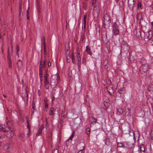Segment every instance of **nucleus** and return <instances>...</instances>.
<instances>
[{
  "label": "nucleus",
  "mask_w": 153,
  "mask_h": 153,
  "mask_svg": "<svg viewBox=\"0 0 153 153\" xmlns=\"http://www.w3.org/2000/svg\"><path fill=\"white\" fill-rule=\"evenodd\" d=\"M136 18L137 20V22L140 24V23L141 20H143L142 14L140 13H138Z\"/></svg>",
  "instance_id": "nucleus-12"
},
{
  "label": "nucleus",
  "mask_w": 153,
  "mask_h": 153,
  "mask_svg": "<svg viewBox=\"0 0 153 153\" xmlns=\"http://www.w3.org/2000/svg\"><path fill=\"white\" fill-rule=\"evenodd\" d=\"M6 128L4 127L1 125L0 124V131L5 132Z\"/></svg>",
  "instance_id": "nucleus-25"
},
{
  "label": "nucleus",
  "mask_w": 153,
  "mask_h": 153,
  "mask_svg": "<svg viewBox=\"0 0 153 153\" xmlns=\"http://www.w3.org/2000/svg\"><path fill=\"white\" fill-rule=\"evenodd\" d=\"M17 65L18 68L19 69L21 68L22 66V62L20 60H19L17 61Z\"/></svg>",
  "instance_id": "nucleus-23"
},
{
  "label": "nucleus",
  "mask_w": 153,
  "mask_h": 153,
  "mask_svg": "<svg viewBox=\"0 0 153 153\" xmlns=\"http://www.w3.org/2000/svg\"><path fill=\"white\" fill-rule=\"evenodd\" d=\"M112 31L113 33L115 35H117L119 33V30L118 26L116 22H115L112 26Z\"/></svg>",
  "instance_id": "nucleus-3"
},
{
  "label": "nucleus",
  "mask_w": 153,
  "mask_h": 153,
  "mask_svg": "<svg viewBox=\"0 0 153 153\" xmlns=\"http://www.w3.org/2000/svg\"><path fill=\"white\" fill-rule=\"evenodd\" d=\"M149 68V66L148 64H143L140 68V73L142 74H144Z\"/></svg>",
  "instance_id": "nucleus-1"
},
{
  "label": "nucleus",
  "mask_w": 153,
  "mask_h": 153,
  "mask_svg": "<svg viewBox=\"0 0 153 153\" xmlns=\"http://www.w3.org/2000/svg\"><path fill=\"white\" fill-rule=\"evenodd\" d=\"M44 54L45 55V56H44V57L45 58L46 55H47V52H46V50L44 51Z\"/></svg>",
  "instance_id": "nucleus-52"
},
{
  "label": "nucleus",
  "mask_w": 153,
  "mask_h": 153,
  "mask_svg": "<svg viewBox=\"0 0 153 153\" xmlns=\"http://www.w3.org/2000/svg\"><path fill=\"white\" fill-rule=\"evenodd\" d=\"M7 129H6L5 132H4L6 133V136L9 138H11L13 137L14 135L13 132H12L10 129L7 128Z\"/></svg>",
  "instance_id": "nucleus-6"
},
{
  "label": "nucleus",
  "mask_w": 153,
  "mask_h": 153,
  "mask_svg": "<svg viewBox=\"0 0 153 153\" xmlns=\"http://www.w3.org/2000/svg\"><path fill=\"white\" fill-rule=\"evenodd\" d=\"M66 57L67 62H70L71 58V55L70 54V51L69 50H68L66 51Z\"/></svg>",
  "instance_id": "nucleus-10"
},
{
  "label": "nucleus",
  "mask_w": 153,
  "mask_h": 153,
  "mask_svg": "<svg viewBox=\"0 0 153 153\" xmlns=\"http://www.w3.org/2000/svg\"><path fill=\"white\" fill-rule=\"evenodd\" d=\"M35 106V103L34 102H33L32 106V108L33 109V110H35V108H34Z\"/></svg>",
  "instance_id": "nucleus-45"
},
{
  "label": "nucleus",
  "mask_w": 153,
  "mask_h": 153,
  "mask_svg": "<svg viewBox=\"0 0 153 153\" xmlns=\"http://www.w3.org/2000/svg\"><path fill=\"white\" fill-rule=\"evenodd\" d=\"M50 85V84L48 80L45 79V80L44 82V86L45 88L46 89H48Z\"/></svg>",
  "instance_id": "nucleus-13"
},
{
  "label": "nucleus",
  "mask_w": 153,
  "mask_h": 153,
  "mask_svg": "<svg viewBox=\"0 0 153 153\" xmlns=\"http://www.w3.org/2000/svg\"><path fill=\"white\" fill-rule=\"evenodd\" d=\"M123 112L126 116H128L130 112L129 109L126 107H125L123 108Z\"/></svg>",
  "instance_id": "nucleus-15"
},
{
  "label": "nucleus",
  "mask_w": 153,
  "mask_h": 153,
  "mask_svg": "<svg viewBox=\"0 0 153 153\" xmlns=\"http://www.w3.org/2000/svg\"><path fill=\"white\" fill-rule=\"evenodd\" d=\"M121 47L125 52L128 51L129 49V47L127 43L124 41L122 42Z\"/></svg>",
  "instance_id": "nucleus-5"
},
{
  "label": "nucleus",
  "mask_w": 153,
  "mask_h": 153,
  "mask_svg": "<svg viewBox=\"0 0 153 153\" xmlns=\"http://www.w3.org/2000/svg\"><path fill=\"white\" fill-rule=\"evenodd\" d=\"M117 114L118 115H121L123 112V110L122 108L119 106H117L116 107Z\"/></svg>",
  "instance_id": "nucleus-11"
},
{
  "label": "nucleus",
  "mask_w": 153,
  "mask_h": 153,
  "mask_svg": "<svg viewBox=\"0 0 153 153\" xmlns=\"http://www.w3.org/2000/svg\"><path fill=\"white\" fill-rule=\"evenodd\" d=\"M8 65V67L9 68H12V62L11 61H7Z\"/></svg>",
  "instance_id": "nucleus-37"
},
{
  "label": "nucleus",
  "mask_w": 153,
  "mask_h": 153,
  "mask_svg": "<svg viewBox=\"0 0 153 153\" xmlns=\"http://www.w3.org/2000/svg\"><path fill=\"white\" fill-rule=\"evenodd\" d=\"M151 25H152V28L153 29V22H151Z\"/></svg>",
  "instance_id": "nucleus-61"
},
{
  "label": "nucleus",
  "mask_w": 153,
  "mask_h": 153,
  "mask_svg": "<svg viewBox=\"0 0 153 153\" xmlns=\"http://www.w3.org/2000/svg\"><path fill=\"white\" fill-rule=\"evenodd\" d=\"M45 67L43 65V62L41 61L40 62V66H39V68H44Z\"/></svg>",
  "instance_id": "nucleus-40"
},
{
  "label": "nucleus",
  "mask_w": 153,
  "mask_h": 153,
  "mask_svg": "<svg viewBox=\"0 0 153 153\" xmlns=\"http://www.w3.org/2000/svg\"><path fill=\"white\" fill-rule=\"evenodd\" d=\"M75 133V131L74 130L72 131V134L71 136H70V137L68 139V140H69V139H72L73 137L74 134Z\"/></svg>",
  "instance_id": "nucleus-34"
},
{
  "label": "nucleus",
  "mask_w": 153,
  "mask_h": 153,
  "mask_svg": "<svg viewBox=\"0 0 153 153\" xmlns=\"http://www.w3.org/2000/svg\"><path fill=\"white\" fill-rule=\"evenodd\" d=\"M152 76V75L151 74H149L148 76V78H149V79H151L152 78H151V76Z\"/></svg>",
  "instance_id": "nucleus-53"
},
{
  "label": "nucleus",
  "mask_w": 153,
  "mask_h": 153,
  "mask_svg": "<svg viewBox=\"0 0 153 153\" xmlns=\"http://www.w3.org/2000/svg\"><path fill=\"white\" fill-rule=\"evenodd\" d=\"M78 48L77 49V53L76 54V57L77 58L78 64H80L81 62V58L79 54V51L78 50Z\"/></svg>",
  "instance_id": "nucleus-14"
},
{
  "label": "nucleus",
  "mask_w": 153,
  "mask_h": 153,
  "mask_svg": "<svg viewBox=\"0 0 153 153\" xmlns=\"http://www.w3.org/2000/svg\"><path fill=\"white\" fill-rule=\"evenodd\" d=\"M140 63L142 65L143 64H147L146 63V61L144 58H141L140 60Z\"/></svg>",
  "instance_id": "nucleus-24"
},
{
  "label": "nucleus",
  "mask_w": 153,
  "mask_h": 153,
  "mask_svg": "<svg viewBox=\"0 0 153 153\" xmlns=\"http://www.w3.org/2000/svg\"><path fill=\"white\" fill-rule=\"evenodd\" d=\"M47 61V60L46 59H45L43 61V64L44 66L45 67L46 66V62Z\"/></svg>",
  "instance_id": "nucleus-41"
},
{
  "label": "nucleus",
  "mask_w": 153,
  "mask_h": 153,
  "mask_svg": "<svg viewBox=\"0 0 153 153\" xmlns=\"http://www.w3.org/2000/svg\"><path fill=\"white\" fill-rule=\"evenodd\" d=\"M27 19H29V17H28V10H27Z\"/></svg>",
  "instance_id": "nucleus-55"
},
{
  "label": "nucleus",
  "mask_w": 153,
  "mask_h": 153,
  "mask_svg": "<svg viewBox=\"0 0 153 153\" xmlns=\"http://www.w3.org/2000/svg\"><path fill=\"white\" fill-rule=\"evenodd\" d=\"M90 129L88 128H87L86 129V133L88 135L90 133Z\"/></svg>",
  "instance_id": "nucleus-31"
},
{
  "label": "nucleus",
  "mask_w": 153,
  "mask_h": 153,
  "mask_svg": "<svg viewBox=\"0 0 153 153\" xmlns=\"http://www.w3.org/2000/svg\"><path fill=\"white\" fill-rule=\"evenodd\" d=\"M108 92L111 95H112L114 94V93L113 92H111L110 91H108Z\"/></svg>",
  "instance_id": "nucleus-51"
},
{
  "label": "nucleus",
  "mask_w": 153,
  "mask_h": 153,
  "mask_svg": "<svg viewBox=\"0 0 153 153\" xmlns=\"http://www.w3.org/2000/svg\"><path fill=\"white\" fill-rule=\"evenodd\" d=\"M39 76L40 78H42V73H39Z\"/></svg>",
  "instance_id": "nucleus-49"
},
{
  "label": "nucleus",
  "mask_w": 153,
  "mask_h": 153,
  "mask_svg": "<svg viewBox=\"0 0 153 153\" xmlns=\"http://www.w3.org/2000/svg\"><path fill=\"white\" fill-rule=\"evenodd\" d=\"M148 89L150 92H153V84H151L149 85L148 87Z\"/></svg>",
  "instance_id": "nucleus-22"
},
{
  "label": "nucleus",
  "mask_w": 153,
  "mask_h": 153,
  "mask_svg": "<svg viewBox=\"0 0 153 153\" xmlns=\"http://www.w3.org/2000/svg\"><path fill=\"white\" fill-rule=\"evenodd\" d=\"M141 4L140 3H139L137 5V8L138 9H141Z\"/></svg>",
  "instance_id": "nucleus-46"
},
{
  "label": "nucleus",
  "mask_w": 153,
  "mask_h": 153,
  "mask_svg": "<svg viewBox=\"0 0 153 153\" xmlns=\"http://www.w3.org/2000/svg\"><path fill=\"white\" fill-rule=\"evenodd\" d=\"M43 128V125L39 127V128L36 133V135L40 136L42 134V131Z\"/></svg>",
  "instance_id": "nucleus-16"
},
{
  "label": "nucleus",
  "mask_w": 153,
  "mask_h": 153,
  "mask_svg": "<svg viewBox=\"0 0 153 153\" xmlns=\"http://www.w3.org/2000/svg\"><path fill=\"white\" fill-rule=\"evenodd\" d=\"M126 143H119L118 142L117 143V147H122L123 148H127V147H126L125 146V144Z\"/></svg>",
  "instance_id": "nucleus-17"
},
{
  "label": "nucleus",
  "mask_w": 153,
  "mask_h": 153,
  "mask_svg": "<svg viewBox=\"0 0 153 153\" xmlns=\"http://www.w3.org/2000/svg\"><path fill=\"white\" fill-rule=\"evenodd\" d=\"M123 88H121L120 89V91H123Z\"/></svg>",
  "instance_id": "nucleus-62"
},
{
  "label": "nucleus",
  "mask_w": 153,
  "mask_h": 153,
  "mask_svg": "<svg viewBox=\"0 0 153 153\" xmlns=\"http://www.w3.org/2000/svg\"><path fill=\"white\" fill-rule=\"evenodd\" d=\"M85 147H83V149H81L80 150H79V151L77 152V153H84V150H85Z\"/></svg>",
  "instance_id": "nucleus-32"
},
{
  "label": "nucleus",
  "mask_w": 153,
  "mask_h": 153,
  "mask_svg": "<svg viewBox=\"0 0 153 153\" xmlns=\"http://www.w3.org/2000/svg\"><path fill=\"white\" fill-rule=\"evenodd\" d=\"M21 7L20 6L19 7V10H20V12H19V16H20L21 15Z\"/></svg>",
  "instance_id": "nucleus-58"
},
{
  "label": "nucleus",
  "mask_w": 153,
  "mask_h": 153,
  "mask_svg": "<svg viewBox=\"0 0 153 153\" xmlns=\"http://www.w3.org/2000/svg\"><path fill=\"white\" fill-rule=\"evenodd\" d=\"M82 7L85 10L86 9V4L85 2H84L83 3Z\"/></svg>",
  "instance_id": "nucleus-39"
},
{
  "label": "nucleus",
  "mask_w": 153,
  "mask_h": 153,
  "mask_svg": "<svg viewBox=\"0 0 153 153\" xmlns=\"http://www.w3.org/2000/svg\"><path fill=\"white\" fill-rule=\"evenodd\" d=\"M58 82L57 77L56 78L53 79V77L52 76L51 79L50 84L51 86H53L54 87L55 86L57 85Z\"/></svg>",
  "instance_id": "nucleus-8"
},
{
  "label": "nucleus",
  "mask_w": 153,
  "mask_h": 153,
  "mask_svg": "<svg viewBox=\"0 0 153 153\" xmlns=\"http://www.w3.org/2000/svg\"><path fill=\"white\" fill-rule=\"evenodd\" d=\"M44 102H45V103H47V102H48V100L47 99H44Z\"/></svg>",
  "instance_id": "nucleus-57"
},
{
  "label": "nucleus",
  "mask_w": 153,
  "mask_h": 153,
  "mask_svg": "<svg viewBox=\"0 0 153 153\" xmlns=\"http://www.w3.org/2000/svg\"><path fill=\"white\" fill-rule=\"evenodd\" d=\"M27 128L28 129V130L29 131H30V127L29 124V121L27 119Z\"/></svg>",
  "instance_id": "nucleus-36"
},
{
  "label": "nucleus",
  "mask_w": 153,
  "mask_h": 153,
  "mask_svg": "<svg viewBox=\"0 0 153 153\" xmlns=\"http://www.w3.org/2000/svg\"><path fill=\"white\" fill-rule=\"evenodd\" d=\"M136 37L139 39L142 38L143 37L141 35V32L140 30L136 31Z\"/></svg>",
  "instance_id": "nucleus-19"
},
{
  "label": "nucleus",
  "mask_w": 153,
  "mask_h": 153,
  "mask_svg": "<svg viewBox=\"0 0 153 153\" xmlns=\"http://www.w3.org/2000/svg\"><path fill=\"white\" fill-rule=\"evenodd\" d=\"M105 144L107 145H109L110 144L109 140V139L106 138L104 140Z\"/></svg>",
  "instance_id": "nucleus-27"
},
{
  "label": "nucleus",
  "mask_w": 153,
  "mask_h": 153,
  "mask_svg": "<svg viewBox=\"0 0 153 153\" xmlns=\"http://www.w3.org/2000/svg\"><path fill=\"white\" fill-rule=\"evenodd\" d=\"M34 110H33V109L32 110L31 112L32 113H33Z\"/></svg>",
  "instance_id": "nucleus-64"
},
{
  "label": "nucleus",
  "mask_w": 153,
  "mask_h": 153,
  "mask_svg": "<svg viewBox=\"0 0 153 153\" xmlns=\"http://www.w3.org/2000/svg\"><path fill=\"white\" fill-rule=\"evenodd\" d=\"M24 136V135L23 133H20L19 134V137L20 138V139L23 140V137Z\"/></svg>",
  "instance_id": "nucleus-35"
},
{
  "label": "nucleus",
  "mask_w": 153,
  "mask_h": 153,
  "mask_svg": "<svg viewBox=\"0 0 153 153\" xmlns=\"http://www.w3.org/2000/svg\"><path fill=\"white\" fill-rule=\"evenodd\" d=\"M52 153H58V150L57 149H54Z\"/></svg>",
  "instance_id": "nucleus-44"
},
{
  "label": "nucleus",
  "mask_w": 153,
  "mask_h": 153,
  "mask_svg": "<svg viewBox=\"0 0 153 153\" xmlns=\"http://www.w3.org/2000/svg\"><path fill=\"white\" fill-rule=\"evenodd\" d=\"M87 17V15H85L84 16V21L83 22V23H84V28H85V25L86 23V19Z\"/></svg>",
  "instance_id": "nucleus-29"
},
{
  "label": "nucleus",
  "mask_w": 153,
  "mask_h": 153,
  "mask_svg": "<svg viewBox=\"0 0 153 153\" xmlns=\"http://www.w3.org/2000/svg\"><path fill=\"white\" fill-rule=\"evenodd\" d=\"M85 51L90 55L91 56L92 55V53L91 51V49L88 46H86Z\"/></svg>",
  "instance_id": "nucleus-20"
},
{
  "label": "nucleus",
  "mask_w": 153,
  "mask_h": 153,
  "mask_svg": "<svg viewBox=\"0 0 153 153\" xmlns=\"http://www.w3.org/2000/svg\"><path fill=\"white\" fill-rule=\"evenodd\" d=\"M143 33L144 34V39L146 41L150 39L152 36V33L151 30H149L145 32H143Z\"/></svg>",
  "instance_id": "nucleus-2"
},
{
  "label": "nucleus",
  "mask_w": 153,
  "mask_h": 153,
  "mask_svg": "<svg viewBox=\"0 0 153 153\" xmlns=\"http://www.w3.org/2000/svg\"><path fill=\"white\" fill-rule=\"evenodd\" d=\"M54 99H55V98H54V97H52V101H53V100H54Z\"/></svg>",
  "instance_id": "nucleus-63"
},
{
  "label": "nucleus",
  "mask_w": 153,
  "mask_h": 153,
  "mask_svg": "<svg viewBox=\"0 0 153 153\" xmlns=\"http://www.w3.org/2000/svg\"><path fill=\"white\" fill-rule=\"evenodd\" d=\"M110 17L108 13H106L104 16V22L105 25H108L111 23Z\"/></svg>",
  "instance_id": "nucleus-4"
},
{
  "label": "nucleus",
  "mask_w": 153,
  "mask_h": 153,
  "mask_svg": "<svg viewBox=\"0 0 153 153\" xmlns=\"http://www.w3.org/2000/svg\"><path fill=\"white\" fill-rule=\"evenodd\" d=\"M3 148L7 152H9L12 149V147L9 143L5 144Z\"/></svg>",
  "instance_id": "nucleus-9"
},
{
  "label": "nucleus",
  "mask_w": 153,
  "mask_h": 153,
  "mask_svg": "<svg viewBox=\"0 0 153 153\" xmlns=\"http://www.w3.org/2000/svg\"><path fill=\"white\" fill-rule=\"evenodd\" d=\"M71 59H72V62H74V55L73 54V53H72L71 55Z\"/></svg>",
  "instance_id": "nucleus-38"
},
{
  "label": "nucleus",
  "mask_w": 153,
  "mask_h": 153,
  "mask_svg": "<svg viewBox=\"0 0 153 153\" xmlns=\"http://www.w3.org/2000/svg\"><path fill=\"white\" fill-rule=\"evenodd\" d=\"M48 104L47 103H45V107H48Z\"/></svg>",
  "instance_id": "nucleus-56"
},
{
  "label": "nucleus",
  "mask_w": 153,
  "mask_h": 153,
  "mask_svg": "<svg viewBox=\"0 0 153 153\" xmlns=\"http://www.w3.org/2000/svg\"><path fill=\"white\" fill-rule=\"evenodd\" d=\"M7 53H8V56H7V61H11V56L9 54V49H8Z\"/></svg>",
  "instance_id": "nucleus-26"
},
{
  "label": "nucleus",
  "mask_w": 153,
  "mask_h": 153,
  "mask_svg": "<svg viewBox=\"0 0 153 153\" xmlns=\"http://www.w3.org/2000/svg\"><path fill=\"white\" fill-rule=\"evenodd\" d=\"M45 75V76H44L45 80V79L48 80V73H46Z\"/></svg>",
  "instance_id": "nucleus-33"
},
{
  "label": "nucleus",
  "mask_w": 153,
  "mask_h": 153,
  "mask_svg": "<svg viewBox=\"0 0 153 153\" xmlns=\"http://www.w3.org/2000/svg\"><path fill=\"white\" fill-rule=\"evenodd\" d=\"M43 44L44 45V51L46 50V48H45V44Z\"/></svg>",
  "instance_id": "nucleus-59"
},
{
  "label": "nucleus",
  "mask_w": 153,
  "mask_h": 153,
  "mask_svg": "<svg viewBox=\"0 0 153 153\" xmlns=\"http://www.w3.org/2000/svg\"><path fill=\"white\" fill-rule=\"evenodd\" d=\"M94 0H92L91 3H92V6L94 7L95 5L94 4Z\"/></svg>",
  "instance_id": "nucleus-47"
},
{
  "label": "nucleus",
  "mask_w": 153,
  "mask_h": 153,
  "mask_svg": "<svg viewBox=\"0 0 153 153\" xmlns=\"http://www.w3.org/2000/svg\"><path fill=\"white\" fill-rule=\"evenodd\" d=\"M143 147L142 146L140 148V151L141 152H144L145 151V149L143 146Z\"/></svg>",
  "instance_id": "nucleus-43"
},
{
  "label": "nucleus",
  "mask_w": 153,
  "mask_h": 153,
  "mask_svg": "<svg viewBox=\"0 0 153 153\" xmlns=\"http://www.w3.org/2000/svg\"><path fill=\"white\" fill-rule=\"evenodd\" d=\"M16 50H17V55L18 56V52L19 51V48L18 46H16Z\"/></svg>",
  "instance_id": "nucleus-48"
},
{
  "label": "nucleus",
  "mask_w": 153,
  "mask_h": 153,
  "mask_svg": "<svg viewBox=\"0 0 153 153\" xmlns=\"http://www.w3.org/2000/svg\"><path fill=\"white\" fill-rule=\"evenodd\" d=\"M119 7L120 10H122L124 8V3L123 1H120L119 3Z\"/></svg>",
  "instance_id": "nucleus-21"
},
{
  "label": "nucleus",
  "mask_w": 153,
  "mask_h": 153,
  "mask_svg": "<svg viewBox=\"0 0 153 153\" xmlns=\"http://www.w3.org/2000/svg\"><path fill=\"white\" fill-rule=\"evenodd\" d=\"M135 4L134 0H128V5L129 9L131 10H133Z\"/></svg>",
  "instance_id": "nucleus-7"
},
{
  "label": "nucleus",
  "mask_w": 153,
  "mask_h": 153,
  "mask_svg": "<svg viewBox=\"0 0 153 153\" xmlns=\"http://www.w3.org/2000/svg\"><path fill=\"white\" fill-rule=\"evenodd\" d=\"M37 5L38 6V10L39 8H40V7H39V1H37Z\"/></svg>",
  "instance_id": "nucleus-50"
},
{
  "label": "nucleus",
  "mask_w": 153,
  "mask_h": 153,
  "mask_svg": "<svg viewBox=\"0 0 153 153\" xmlns=\"http://www.w3.org/2000/svg\"><path fill=\"white\" fill-rule=\"evenodd\" d=\"M92 118L93 121L91 122V123L95 124L97 123V119H96L94 117H92Z\"/></svg>",
  "instance_id": "nucleus-30"
},
{
  "label": "nucleus",
  "mask_w": 153,
  "mask_h": 153,
  "mask_svg": "<svg viewBox=\"0 0 153 153\" xmlns=\"http://www.w3.org/2000/svg\"><path fill=\"white\" fill-rule=\"evenodd\" d=\"M104 105L106 108L109 106V100L108 99H106L105 100L104 102Z\"/></svg>",
  "instance_id": "nucleus-18"
},
{
  "label": "nucleus",
  "mask_w": 153,
  "mask_h": 153,
  "mask_svg": "<svg viewBox=\"0 0 153 153\" xmlns=\"http://www.w3.org/2000/svg\"><path fill=\"white\" fill-rule=\"evenodd\" d=\"M42 68H39V73H42Z\"/></svg>",
  "instance_id": "nucleus-54"
},
{
  "label": "nucleus",
  "mask_w": 153,
  "mask_h": 153,
  "mask_svg": "<svg viewBox=\"0 0 153 153\" xmlns=\"http://www.w3.org/2000/svg\"><path fill=\"white\" fill-rule=\"evenodd\" d=\"M45 37H42V43L43 44H44L45 43Z\"/></svg>",
  "instance_id": "nucleus-42"
},
{
  "label": "nucleus",
  "mask_w": 153,
  "mask_h": 153,
  "mask_svg": "<svg viewBox=\"0 0 153 153\" xmlns=\"http://www.w3.org/2000/svg\"><path fill=\"white\" fill-rule=\"evenodd\" d=\"M40 83H42V78H40Z\"/></svg>",
  "instance_id": "nucleus-60"
},
{
  "label": "nucleus",
  "mask_w": 153,
  "mask_h": 153,
  "mask_svg": "<svg viewBox=\"0 0 153 153\" xmlns=\"http://www.w3.org/2000/svg\"><path fill=\"white\" fill-rule=\"evenodd\" d=\"M54 108L53 107H51L50 109V113L49 114L51 115H52L54 113Z\"/></svg>",
  "instance_id": "nucleus-28"
}]
</instances>
